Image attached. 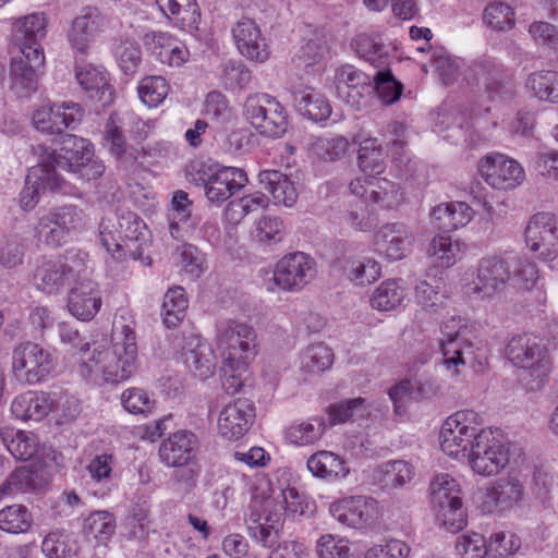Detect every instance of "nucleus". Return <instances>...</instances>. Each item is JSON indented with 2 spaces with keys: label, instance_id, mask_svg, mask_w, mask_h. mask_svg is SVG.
<instances>
[{
  "label": "nucleus",
  "instance_id": "69168bd1",
  "mask_svg": "<svg viewBox=\"0 0 558 558\" xmlns=\"http://www.w3.org/2000/svg\"><path fill=\"white\" fill-rule=\"evenodd\" d=\"M469 126V118L466 113L459 107H444L435 118V131H452L447 138L459 141L458 135H464V129Z\"/></svg>",
  "mask_w": 558,
  "mask_h": 558
},
{
  "label": "nucleus",
  "instance_id": "de8ad7c7",
  "mask_svg": "<svg viewBox=\"0 0 558 558\" xmlns=\"http://www.w3.org/2000/svg\"><path fill=\"white\" fill-rule=\"evenodd\" d=\"M345 278L355 287H367L381 276V265L369 256H353L343 265Z\"/></svg>",
  "mask_w": 558,
  "mask_h": 558
},
{
  "label": "nucleus",
  "instance_id": "4c0bfd02",
  "mask_svg": "<svg viewBox=\"0 0 558 558\" xmlns=\"http://www.w3.org/2000/svg\"><path fill=\"white\" fill-rule=\"evenodd\" d=\"M359 145L357 165L364 175H379L386 168V153L378 140L361 131L353 137Z\"/></svg>",
  "mask_w": 558,
  "mask_h": 558
},
{
  "label": "nucleus",
  "instance_id": "423d86ee",
  "mask_svg": "<svg viewBox=\"0 0 558 558\" xmlns=\"http://www.w3.org/2000/svg\"><path fill=\"white\" fill-rule=\"evenodd\" d=\"M245 120L263 136L281 137L288 128L286 108L266 93L250 95L243 106Z\"/></svg>",
  "mask_w": 558,
  "mask_h": 558
},
{
  "label": "nucleus",
  "instance_id": "7ed1b4c3",
  "mask_svg": "<svg viewBox=\"0 0 558 558\" xmlns=\"http://www.w3.org/2000/svg\"><path fill=\"white\" fill-rule=\"evenodd\" d=\"M468 332L466 319L461 316L448 315L440 323L441 364L450 378L459 377L463 367L475 360L474 345L466 337Z\"/></svg>",
  "mask_w": 558,
  "mask_h": 558
},
{
  "label": "nucleus",
  "instance_id": "1a4fd4ad",
  "mask_svg": "<svg viewBox=\"0 0 558 558\" xmlns=\"http://www.w3.org/2000/svg\"><path fill=\"white\" fill-rule=\"evenodd\" d=\"M215 344L221 357H241L251 361L257 353L255 329L235 319H221L216 324Z\"/></svg>",
  "mask_w": 558,
  "mask_h": 558
},
{
  "label": "nucleus",
  "instance_id": "a19ab883",
  "mask_svg": "<svg viewBox=\"0 0 558 558\" xmlns=\"http://www.w3.org/2000/svg\"><path fill=\"white\" fill-rule=\"evenodd\" d=\"M260 185L268 191L276 205L292 207L299 198L295 182L278 170H263L258 174Z\"/></svg>",
  "mask_w": 558,
  "mask_h": 558
},
{
  "label": "nucleus",
  "instance_id": "9b49d317",
  "mask_svg": "<svg viewBox=\"0 0 558 558\" xmlns=\"http://www.w3.org/2000/svg\"><path fill=\"white\" fill-rule=\"evenodd\" d=\"M509 456L507 444L492 428H486L465 461L475 474L488 477L497 475L507 466Z\"/></svg>",
  "mask_w": 558,
  "mask_h": 558
},
{
  "label": "nucleus",
  "instance_id": "7c9ffc66",
  "mask_svg": "<svg viewBox=\"0 0 558 558\" xmlns=\"http://www.w3.org/2000/svg\"><path fill=\"white\" fill-rule=\"evenodd\" d=\"M198 450L197 436L189 430H178L169 435L159 447V458L170 468L187 465Z\"/></svg>",
  "mask_w": 558,
  "mask_h": 558
},
{
  "label": "nucleus",
  "instance_id": "c9c22d12",
  "mask_svg": "<svg viewBox=\"0 0 558 558\" xmlns=\"http://www.w3.org/2000/svg\"><path fill=\"white\" fill-rule=\"evenodd\" d=\"M192 206L187 193L181 190L173 193L167 209V221L169 233L174 240L189 238L194 231L196 220L192 216Z\"/></svg>",
  "mask_w": 558,
  "mask_h": 558
},
{
  "label": "nucleus",
  "instance_id": "8fccbe9b",
  "mask_svg": "<svg viewBox=\"0 0 558 558\" xmlns=\"http://www.w3.org/2000/svg\"><path fill=\"white\" fill-rule=\"evenodd\" d=\"M293 98L298 110L313 121H325L331 114V106L326 97L312 87L294 92Z\"/></svg>",
  "mask_w": 558,
  "mask_h": 558
},
{
  "label": "nucleus",
  "instance_id": "680f3d73",
  "mask_svg": "<svg viewBox=\"0 0 558 558\" xmlns=\"http://www.w3.org/2000/svg\"><path fill=\"white\" fill-rule=\"evenodd\" d=\"M314 553L317 558H354L350 539L332 533H325L316 539Z\"/></svg>",
  "mask_w": 558,
  "mask_h": 558
},
{
  "label": "nucleus",
  "instance_id": "473e14b6",
  "mask_svg": "<svg viewBox=\"0 0 558 558\" xmlns=\"http://www.w3.org/2000/svg\"><path fill=\"white\" fill-rule=\"evenodd\" d=\"M93 156L94 150L88 141L74 135H66L53 158V162H44L43 165H48L58 175H60L59 171L61 170L74 174Z\"/></svg>",
  "mask_w": 558,
  "mask_h": 558
},
{
  "label": "nucleus",
  "instance_id": "4be33fe9",
  "mask_svg": "<svg viewBox=\"0 0 558 558\" xmlns=\"http://www.w3.org/2000/svg\"><path fill=\"white\" fill-rule=\"evenodd\" d=\"M558 221L554 214L537 213L525 228V242L531 251L538 252L539 258L553 262L557 256Z\"/></svg>",
  "mask_w": 558,
  "mask_h": 558
},
{
  "label": "nucleus",
  "instance_id": "37998d69",
  "mask_svg": "<svg viewBox=\"0 0 558 558\" xmlns=\"http://www.w3.org/2000/svg\"><path fill=\"white\" fill-rule=\"evenodd\" d=\"M473 216V208L465 202L441 203L430 211V219L435 226L448 231L465 227Z\"/></svg>",
  "mask_w": 558,
  "mask_h": 558
},
{
  "label": "nucleus",
  "instance_id": "a211bd4d",
  "mask_svg": "<svg viewBox=\"0 0 558 558\" xmlns=\"http://www.w3.org/2000/svg\"><path fill=\"white\" fill-rule=\"evenodd\" d=\"M350 192L381 209L397 208L404 198L400 184L379 175H363L351 180Z\"/></svg>",
  "mask_w": 558,
  "mask_h": 558
},
{
  "label": "nucleus",
  "instance_id": "bb28decb",
  "mask_svg": "<svg viewBox=\"0 0 558 558\" xmlns=\"http://www.w3.org/2000/svg\"><path fill=\"white\" fill-rule=\"evenodd\" d=\"M263 494V510L250 514L247 533L250 537L260 544L263 547L270 548L279 539L280 520L277 513H272L268 508L271 506L270 496L267 495L269 485L262 482L259 487Z\"/></svg>",
  "mask_w": 558,
  "mask_h": 558
},
{
  "label": "nucleus",
  "instance_id": "4d7b16f0",
  "mask_svg": "<svg viewBox=\"0 0 558 558\" xmlns=\"http://www.w3.org/2000/svg\"><path fill=\"white\" fill-rule=\"evenodd\" d=\"M341 221L352 230L369 232L377 226L378 218L363 199L350 203L341 214Z\"/></svg>",
  "mask_w": 558,
  "mask_h": 558
},
{
  "label": "nucleus",
  "instance_id": "5701e85b",
  "mask_svg": "<svg viewBox=\"0 0 558 558\" xmlns=\"http://www.w3.org/2000/svg\"><path fill=\"white\" fill-rule=\"evenodd\" d=\"M255 409L247 399L238 398L222 407L217 418V433L227 441L243 438L253 425Z\"/></svg>",
  "mask_w": 558,
  "mask_h": 558
},
{
  "label": "nucleus",
  "instance_id": "603ef678",
  "mask_svg": "<svg viewBox=\"0 0 558 558\" xmlns=\"http://www.w3.org/2000/svg\"><path fill=\"white\" fill-rule=\"evenodd\" d=\"M44 64H35L24 56L11 62L12 88L21 96H26L36 88L37 69Z\"/></svg>",
  "mask_w": 558,
  "mask_h": 558
},
{
  "label": "nucleus",
  "instance_id": "774afa93",
  "mask_svg": "<svg viewBox=\"0 0 558 558\" xmlns=\"http://www.w3.org/2000/svg\"><path fill=\"white\" fill-rule=\"evenodd\" d=\"M484 24L496 32H507L514 27V11L504 2H492L483 12Z\"/></svg>",
  "mask_w": 558,
  "mask_h": 558
},
{
  "label": "nucleus",
  "instance_id": "58836bf2",
  "mask_svg": "<svg viewBox=\"0 0 558 558\" xmlns=\"http://www.w3.org/2000/svg\"><path fill=\"white\" fill-rule=\"evenodd\" d=\"M466 245L460 239H452L447 233L435 235L426 248L427 256L436 268L448 269L462 259Z\"/></svg>",
  "mask_w": 558,
  "mask_h": 558
},
{
  "label": "nucleus",
  "instance_id": "aec40b11",
  "mask_svg": "<svg viewBox=\"0 0 558 558\" xmlns=\"http://www.w3.org/2000/svg\"><path fill=\"white\" fill-rule=\"evenodd\" d=\"M108 17L96 7H84L71 21L66 39L76 53L87 54L95 37L107 31Z\"/></svg>",
  "mask_w": 558,
  "mask_h": 558
},
{
  "label": "nucleus",
  "instance_id": "ea45409f",
  "mask_svg": "<svg viewBox=\"0 0 558 558\" xmlns=\"http://www.w3.org/2000/svg\"><path fill=\"white\" fill-rule=\"evenodd\" d=\"M53 404L51 392L26 391L15 397L11 403V411L22 421H40L46 417Z\"/></svg>",
  "mask_w": 558,
  "mask_h": 558
},
{
  "label": "nucleus",
  "instance_id": "bf43d9fd",
  "mask_svg": "<svg viewBox=\"0 0 558 558\" xmlns=\"http://www.w3.org/2000/svg\"><path fill=\"white\" fill-rule=\"evenodd\" d=\"M8 451L19 460H29L39 449L38 436L33 432L15 430L3 436Z\"/></svg>",
  "mask_w": 558,
  "mask_h": 558
},
{
  "label": "nucleus",
  "instance_id": "412c9836",
  "mask_svg": "<svg viewBox=\"0 0 558 558\" xmlns=\"http://www.w3.org/2000/svg\"><path fill=\"white\" fill-rule=\"evenodd\" d=\"M373 250L383 259L393 263L405 258L412 251L414 236L404 223L381 226L374 234Z\"/></svg>",
  "mask_w": 558,
  "mask_h": 558
},
{
  "label": "nucleus",
  "instance_id": "6e6552de",
  "mask_svg": "<svg viewBox=\"0 0 558 558\" xmlns=\"http://www.w3.org/2000/svg\"><path fill=\"white\" fill-rule=\"evenodd\" d=\"M52 369V356L38 343L25 341L14 347L11 356V373L21 385L44 381Z\"/></svg>",
  "mask_w": 558,
  "mask_h": 558
},
{
  "label": "nucleus",
  "instance_id": "2eb2a0df",
  "mask_svg": "<svg viewBox=\"0 0 558 558\" xmlns=\"http://www.w3.org/2000/svg\"><path fill=\"white\" fill-rule=\"evenodd\" d=\"M12 35L22 54L35 64L45 63L41 40L47 35L48 16L44 12H33L11 21Z\"/></svg>",
  "mask_w": 558,
  "mask_h": 558
},
{
  "label": "nucleus",
  "instance_id": "c756f323",
  "mask_svg": "<svg viewBox=\"0 0 558 558\" xmlns=\"http://www.w3.org/2000/svg\"><path fill=\"white\" fill-rule=\"evenodd\" d=\"M335 86L338 97L357 110L365 104V95L371 87L368 76L350 64L336 70Z\"/></svg>",
  "mask_w": 558,
  "mask_h": 558
},
{
  "label": "nucleus",
  "instance_id": "c03bdc74",
  "mask_svg": "<svg viewBox=\"0 0 558 558\" xmlns=\"http://www.w3.org/2000/svg\"><path fill=\"white\" fill-rule=\"evenodd\" d=\"M327 427L324 416L314 415L292 422L286 428L284 436L291 445L305 447L317 442L326 433Z\"/></svg>",
  "mask_w": 558,
  "mask_h": 558
},
{
  "label": "nucleus",
  "instance_id": "864d4df0",
  "mask_svg": "<svg viewBox=\"0 0 558 558\" xmlns=\"http://www.w3.org/2000/svg\"><path fill=\"white\" fill-rule=\"evenodd\" d=\"M83 531L88 539L106 546L116 531L114 517L105 510L95 511L84 520Z\"/></svg>",
  "mask_w": 558,
  "mask_h": 558
},
{
  "label": "nucleus",
  "instance_id": "f3484780",
  "mask_svg": "<svg viewBox=\"0 0 558 558\" xmlns=\"http://www.w3.org/2000/svg\"><path fill=\"white\" fill-rule=\"evenodd\" d=\"M85 216L76 206H63L40 217L37 232L48 244L61 245L83 229Z\"/></svg>",
  "mask_w": 558,
  "mask_h": 558
},
{
  "label": "nucleus",
  "instance_id": "052dcab7",
  "mask_svg": "<svg viewBox=\"0 0 558 558\" xmlns=\"http://www.w3.org/2000/svg\"><path fill=\"white\" fill-rule=\"evenodd\" d=\"M187 304V298L182 287L177 286L168 289L161 308L163 324L168 328L175 327L183 319Z\"/></svg>",
  "mask_w": 558,
  "mask_h": 558
},
{
  "label": "nucleus",
  "instance_id": "0eeeda50",
  "mask_svg": "<svg viewBox=\"0 0 558 558\" xmlns=\"http://www.w3.org/2000/svg\"><path fill=\"white\" fill-rule=\"evenodd\" d=\"M87 266L78 254L61 259H41L32 274V283L40 292L47 295L61 293L70 281L82 278Z\"/></svg>",
  "mask_w": 558,
  "mask_h": 558
},
{
  "label": "nucleus",
  "instance_id": "6e6d98bb",
  "mask_svg": "<svg viewBox=\"0 0 558 558\" xmlns=\"http://www.w3.org/2000/svg\"><path fill=\"white\" fill-rule=\"evenodd\" d=\"M352 47L361 58L375 68L383 66L386 63L388 47L379 35L360 34L354 38Z\"/></svg>",
  "mask_w": 558,
  "mask_h": 558
},
{
  "label": "nucleus",
  "instance_id": "39448f33",
  "mask_svg": "<svg viewBox=\"0 0 558 558\" xmlns=\"http://www.w3.org/2000/svg\"><path fill=\"white\" fill-rule=\"evenodd\" d=\"M506 356L514 366L531 371L530 389H538L547 380L550 365L543 339L532 335L512 337L506 347Z\"/></svg>",
  "mask_w": 558,
  "mask_h": 558
},
{
  "label": "nucleus",
  "instance_id": "5fc2aeb1",
  "mask_svg": "<svg viewBox=\"0 0 558 558\" xmlns=\"http://www.w3.org/2000/svg\"><path fill=\"white\" fill-rule=\"evenodd\" d=\"M248 363L241 357H222L221 384L227 393L234 395L243 387L248 375Z\"/></svg>",
  "mask_w": 558,
  "mask_h": 558
},
{
  "label": "nucleus",
  "instance_id": "338daca9",
  "mask_svg": "<svg viewBox=\"0 0 558 558\" xmlns=\"http://www.w3.org/2000/svg\"><path fill=\"white\" fill-rule=\"evenodd\" d=\"M170 86L162 76L153 75L142 78L137 86L141 101L148 108H156L168 96Z\"/></svg>",
  "mask_w": 558,
  "mask_h": 558
},
{
  "label": "nucleus",
  "instance_id": "b1692460",
  "mask_svg": "<svg viewBox=\"0 0 558 558\" xmlns=\"http://www.w3.org/2000/svg\"><path fill=\"white\" fill-rule=\"evenodd\" d=\"M75 284L68 293L66 306L72 316L81 322L92 320L102 305L99 284L92 279L82 278L74 280Z\"/></svg>",
  "mask_w": 558,
  "mask_h": 558
},
{
  "label": "nucleus",
  "instance_id": "f257e3e1",
  "mask_svg": "<svg viewBox=\"0 0 558 558\" xmlns=\"http://www.w3.org/2000/svg\"><path fill=\"white\" fill-rule=\"evenodd\" d=\"M135 319L121 310L112 327L111 345L95 341L78 359V373L96 384H118L132 376L137 367Z\"/></svg>",
  "mask_w": 558,
  "mask_h": 558
},
{
  "label": "nucleus",
  "instance_id": "ddd939ff",
  "mask_svg": "<svg viewBox=\"0 0 558 558\" xmlns=\"http://www.w3.org/2000/svg\"><path fill=\"white\" fill-rule=\"evenodd\" d=\"M511 260L507 256L482 258L473 278L465 283L466 293L477 300L492 299L499 294L510 280Z\"/></svg>",
  "mask_w": 558,
  "mask_h": 558
},
{
  "label": "nucleus",
  "instance_id": "49530a36",
  "mask_svg": "<svg viewBox=\"0 0 558 558\" xmlns=\"http://www.w3.org/2000/svg\"><path fill=\"white\" fill-rule=\"evenodd\" d=\"M407 294V288L400 279H387L372 292L369 305L381 313L397 311L403 306Z\"/></svg>",
  "mask_w": 558,
  "mask_h": 558
},
{
  "label": "nucleus",
  "instance_id": "20e7f679",
  "mask_svg": "<svg viewBox=\"0 0 558 558\" xmlns=\"http://www.w3.org/2000/svg\"><path fill=\"white\" fill-rule=\"evenodd\" d=\"M429 494L436 521L450 533L461 531L466 525V512L459 482L448 473H438L430 480Z\"/></svg>",
  "mask_w": 558,
  "mask_h": 558
},
{
  "label": "nucleus",
  "instance_id": "e433bc0d",
  "mask_svg": "<svg viewBox=\"0 0 558 558\" xmlns=\"http://www.w3.org/2000/svg\"><path fill=\"white\" fill-rule=\"evenodd\" d=\"M306 466L315 477L328 482L342 481L350 474L347 460L330 450H319L311 454Z\"/></svg>",
  "mask_w": 558,
  "mask_h": 558
},
{
  "label": "nucleus",
  "instance_id": "f704fd0d",
  "mask_svg": "<svg viewBox=\"0 0 558 558\" xmlns=\"http://www.w3.org/2000/svg\"><path fill=\"white\" fill-rule=\"evenodd\" d=\"M125 118L117 113L110 114L104 132V146L122 167L132 166L138 157V150L126 143L123 125Z\"/></svg>",
  "mask_w": 558,
  "mask_h": 558
},
{
  "label": "nucleus",
  "instance_id": "f8f14e48",
  "mask_svg": "<svg viewBox=\"0 0 558 558\" xmlns=\"http://www.w3.org/2000/svg\"><path fill=\"white\" fill-rule=\"evenodd\" d=\"M477 168L484 182L495 191H513L525 180V170L522 165L501 153L494 151L485 155L480 159Z\"/></svg>",
  "mask_w": 558,
  "mask_h": 558
},
{
  "label": "nucleus",
  "instance_id": "4468645a",
  "mask_svg": "<svg viewBox=\"0 0 558 558\" xmlns=\"http://www.w3.org/2000/svg\"><path fill=\"white\" fill-rule=\"evenodd\" d=\"M330 517L340 525L363 530L373 526L379 519V504L365 495L345 496L329 504Z\"/></svg>",
  "mask_w": 558,
  "mask_h": 558
},
{
  "label": "nucleus",
  "instance_id": "3c124183",
  "mask_svg": "<svg viewBox=\"0 0 558 558\" xmlns=\"http://www.w3.org/2000/svg\"><path fill=\"white\" fill-rule=\"evenodd\" d=\"M75 78L87 93L104 95L106 92L110 93L111 90L109 73L101 65L93 63L76 64Z\"/></svg>",
  "mask_w": 558,
  "mask_h": 558
},
{
  "label": "nucleus",
  "instance_id": "9d476101",
  "mask_svg": "<svg viewBox=\"0 0 558 558\" xmlns=\"http://www.w3.org/2000/svg\"><path fill=\"white\" fill-rule=\"evenodd\" d=\"M146 226L134 213L123 214L121 217L104 218L99 223V240L106 251L114 259L125 256L122 242H137L144 238Z\"/></svg>",
  "mask_w": 558,
  "mask_h": 558
},
{
  "label": "nucleus",
  "instance_id": "e2e57ef3",
  "mask_svg": "<svg viewBox=\"0 0 558 558\" xmlns=\"http://www.w3.org/2000/svg\"><path fill=\"white\" fill-rule=\"evenodd\" d=\"M333 362L331 350L323 343L308 345L300 355V368L306 374H319Z\"/></svg>",
  "mask_w": 558,
  "mask_h": 558
},
{
  "label": "nucleus",
  "instance_id": "a878e982",
  "mask_svg": "<svg viewBox=\"0 0 558 558\" xmlns=\"http://www.w3.org/2000/svg\"><path fill=\"white\" fill-rule=\"evenodd\" d=\"M143 41L146 49L162 64L178 68L190 59L186 45L169 32H147Z\"/></svg>",
  "mask_w": 558,
  "mask_h": 558
},
{
  "label": "nucleus",
  "instance_id": "dca6fc26",
  "mask_svg": "<svg viewBox=\"0 0 558 558\" xmlns=\"http://www.w3.org/2000/svg\"><path fill=\"white\" fill-rule=\"evenodd\" d=\"M524 499V486L513 474L492 482L481 495L478 507L484 513L505 514L520 507Z\"/></svg>",
  "mask_w": 558,
  "mask_h": 558
},
{
  "label": "nucleus",
  "instance_id": "6ab92c4d",
  "mask_svg": "<svg viewBox=\"0 0 558 558\" xmlns=\"http://www.w3.org/2000/svg\"><path fill=\"white\" fill-rule=\"evenodd\" d=\"M316 262L303 252L283 256L274 270L275 284L284 291L302 290L316 277Z\"/></svg>",
  "mask_w": 558,
  "mask_h": 558
},
{
  "label": "nucleus",
  "instance_id": "c85d7f7f",
  "mask_svg": "<svg viewBox=\"0 0 558 558\" xmlns=\"http://www.w3.org/2000/svg\"><path fill=\"white\" fill-rule=\"evenodd\" d=\"M46 190H63V179L48 165H37L28 170L25 186L20 195V203L24 210L33 209Z\"/></svg>",
  "mask_w": 558,
  "mask_h": 558
},
{
  "label": "nucleus",
  "instance_id": "0e129e2a",
  "mask_svg": "<svg viewBox=\"0 0 558 558\" xmlns=\"http://www.w3.org/2000/svg\"><path fill=\"white\" fill-rule=\"evenodd\" d=\"M33 525V515L23 505H11L0 510V530L10 534L26 533Z\"/></svg>",
  "mask_w": 558,
  "mask_h": 558
},
{
  "label": "nucleus",
  "instance_id": "79ce46f5",
  "mask_svg": "<svg viewBox=\"0 0 558 558\" xmlns=\"http://www.w3.org/2000/svg\"><path fill=\"white\" fill-rule=\"evenodd\" d=\"M415 475V466L407 460H390L372 469L371 477L375 484L387 488H401Z\"/></svg>",
  "mask_w": 558,
  "mask_h": 558
},
{
  "label": "nucleus",
  "instance_id": "13d9d810",
  "mask_svg": "<svg viewBox=\"0 0 558 558\" xmlns=\"http://www.w3.org/2000/svg\"><path fill=\"white\" fill-rule=\"evenodd\" d=\"M167 20L180 31L195 35L201 24V9L196 0L180 1Z\"/></svg>",
  "mask_w": 558,
  "mask_h": 558
},
{
  "label": "nucleus",
  "instance_id": "a18cd8bd",
  "mask_svg": "<svg viewBox=\"0 0 558 558\" xmlns=\"http://www.w3.org/2000/svg\"><path fill=\"white\" fill-rule=\"evenodd\" d=\"M414 299L416 304L428 314H436L446 308L448 293L442 279L418 280L414 286Z\"/></svg>",
  "mask_w": 558,
  "mask_h": 558
},
{
  "label": "nucleus",
  "instance_id": "2f4dec72",
  "mask_svg": "<svg viewBox=\"0 0 558 558\" xmlns=\"http://www.w3.org/2000/svg\"><path fill=\"white\" fill-rule=\"evenodd\" d=\"M247 182L243 169L220 166L205 189V196L209 203L220 205L243 189Z\"/></svg>",
  "mask_w": 558,
  "mask_h": 558
},
{
  "label": "nucleus",
  "instance_id": "393cba45",
  "mask_svg": "<svg viewBox=\"0 0 558 558\" xmlns=\"http://www.w3.org/2000/svg\"><path fill=\"white\" fill-rule=\"evenodd\" d=\"M83 117L76 102L43 106L33 116L35 128L43 133H61L64 129H76Z\"/></svg>",
  "mask_w": 558,
  "mask_h": 558
},
{
  "label": "nucleus",
  "instance_id": "72a5a7b5",
  "mask_svg": "<svg viewBox=\"0 0 558 558\" xmlns=\"http://www.w3.org/2000/svg\"><path fill=\"white\" fill-rule=\"evenodd\" d=\"M185 367L197 378L207 379L215 374L216 355L201 337L191 335L182 348Z\"/></svg>",
  "mask_w": 558,
  "mask_h": 558
},
{
  "label": "nucleus",
  "instance_id": "f03ea898",
  "mask_svg": "<svg viewBox=\"0 0 558 558\" xmlns=\"http://www.w3.org/2000/svg\"><path fill=\"white\" fill-rule=\"evenodd\" d=\"M485 429L476 412L458 411L441 424L439 432L441 451L451 459L464 462Z\"/></svg>",
  "mask_w": 558,
  "mask_h": 558
},
{
  "label": "nucleus",
  "instance_id": "09e8293b",
  "mask_svg": "<svg viewBox=\"0 0 558 558\" xmlns=\"http://www.w3.org/2000/svg\"><path fill=\"white\" fill-rule=\"evenodd\" d=\"M48 484V477L27 466L15 469L1 486L4 496H14L43 489Z\"/></svg>",
  "mask_w": 558,
  "mask_h": 558
},
{
  "label": "nucleus",
  "instance_id": "cd10ccee",
  "mask_svg": "<svg viewBox=\"0 0 558 558\" xmlns=\"http://www.w3.org/2000/svg\"><path fill=\"white\" fill-rule=\"evenodd\" d=\"M232 37L238 51L247 60L264 63L269 59V46L253 20H240L232 27Z\"/></svg>",
  "mask_w": 558,
  "mask_h": 558
}]
</instances>
